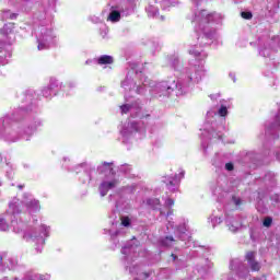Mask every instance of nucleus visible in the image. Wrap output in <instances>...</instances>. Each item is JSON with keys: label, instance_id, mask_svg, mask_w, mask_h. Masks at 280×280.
Masks as SVG:
<instances>
[{"label": "nucleus", "instance_id": "nucleus-1", "mask_svg": "<svg viewBox=\"0 0 280 280\" xmlns=\"http://www.w3.org/2000/svg\"><path fill=\"white\" fill-rule=\"evenodd\" d=\"M256 255V252H247L245 255V259L247 260L252 272H259V270H261V264L255 259Z\"/></svg>", "mask_w": 280, "mask_h": 280}, {"label": "nucleus", "instance_id": "nucleus-2", "mask_svg": "<svg viewBox=\"0 0 280 280\" xmlns=\"http://www.w3.org/2000/svg\"><path fill=\"white\" fill-rule=\"evenodd\" d=\"M14 22H9L3 25V27L0 30V34L2 36H10V34H14Z\"/></svg>", "mask_w": 280, "mask_h": 280}, {"label": "nucleus", "instance_id": "nucleus-3", "mask_svg": "<svg viewBox=\"0 0 280 280\" xmlns=\"http://www.w3.org/2000/svg\"><path fill=\"white\" fill-rule=\"evenodd\" d=\"M113 62L115 59L110 55H103L97 59V65H113Z\"/></svg>", "mask_w": 280, "mask_h": 280}, {"label": "nucleus", "instance_id": "nucleus-4", "mask_svg": "<svg viewBox=\"0 0 280 280\" xmlns=\"http://www.w3.org/2000/svg\"><path fill=\"white\" fill-rule=\"evenodd\" d=\"M176 240H174V236H166L161 240V245L165 246L166 248L172 247L175 244Z\"/></svg>", "mask_w": 280, "mask_h": 280}, {"label": "nucleus", "instance_id": "nucleus-5", "mask_svg": "<svg viewBox=\"0 0 280 280\" xmlns=\"http://www.w3.org/2000/svg\"><path fill=\"white\" fill-rule=\"evenodd\" d=\"M108 20L112 21V23H118V21L121 20V13L114 10L109 13Z\"/></svg>", "mask_w": 280, "mask_h": 280}, {"label": "nucleus", "instance_id": "nucleus-6", "mask_svg": "<svg viewBox=\"0 0 280 280\" xmlns=\"http://www.w3.org/2000/svg\"><path fill=\"white\" fill-rule=\"evenodd\" d=\"M103 184L107 187V189H113L114 187H117V185L119 184V180L114 179L112 182H103Z\"/></svg>", "mask_w": 280, "mask_h": 280}, {"label": "nucleus", "instance_id": "nucleus-7", "mask_svg": "<svg viewBox=\"0 0 280 280\" xmlns=\"http://www.w3.org/2000/svg\"><path fill=\"white\" fill-rule=\"evenodd\" d=\"M132 108V105L130 104H124L120 106V110L122 115H128L130 113V109Z\"/></svg>", "mask_w": 280, "mask_h": 280}, {"label": "nucleus", "instance_id": "nucleus-8", "mask_svg": "<svg viewBox=\"0 0 280 280\" xmlns=\"http://www.w3.org/2000/svg\"><path fill=\"white\" fill-rule=\"evenodd\" d=\"M242 19H245L246 21H250L253 19V12L249 11H243L241 12Z\"/></svg>", "mask_w": 280, "mask_h": 280}, {"label": "nucleus", "instance_id": "nucleus-9", "mask_svg": "<svg viewBox=\"0 0 280 280\" xmlns=\"http://www.w3.org/2000/svg\"><path fill=\"white\" fill-rule=\"evenodd\" d=\"M262 225L266 226V229H270V226H272V218L271 217L265 218L262 221Z\"/></svg>", "mask_w": 280, "mask_h": 280}, {"label": "nucleus", "instance_id": "nucleus-10", "mask_svg": "<svg viewBox=\"0 0 280 280\" xmlns=\"http://www.w3.org/2000/svg\"><path fill=\"white\" fill-rule=\"evenodd\" d=\"M219 115H220V117H226V115H229V109L226 108V106L220 107Z\"/></svg>", "mask_w": 280, "mask_h": 280}, {"label": "nucleus", "instance_id": "nucleus-11", "mask_svg": "<svg viewBox=\"0 0 280 280\" xmlns=\"http://www.w3.org/2000/svg\"><path fill=\"white\" fill-rule=\"evenodd\" d=\"M100 191H101V196H106V194H108V187L106 186V184L104 183L101 184Z\"/></svg>", "mask_w": 280, "mask_h": 280}, {"label": "nucleus", "instance_id": "nucleus-12", "mask_svg": "<svg viewBox=\"0 0 280 280\" xmlns=\"http://www.w3.org/2000/svg\"><path fill=\"white\" fill-rule=\"evenodd\" d=\"M122 226H130V218L129 217H121L120 218Z\"/></svg>", "mask_w": 280, "mask_h": 280}, {"label": "nucleus", "instance_id": "nucleus-13", "mask_svg": "<svg viewBox=\"0 0 280 280\" xmlns=\"http://www.w3.org/2000/svg\"><path fill=\"white\" fill-rule=\"evenodd\" d=\"M0 230L8 231V223L5 222V219H0Z\"/></svg>", "mask_w": 280, "mask_h": 280}, {"label": "nucleus", "instance_id": "nucleus-14", "mask_svg": "<svg viewBox=\"0 0 280 280\" xmlns=\"http://www.w3.org/2000/svg\"><path fill=\"white\" fill-rule=\"evenodd\" d=\"M174 202H175L174 199L168 198L166 199L165 205L166 207H168V209H172L174 207Z\"/></svg>", "mask_w": 280, "mask_h": 280}, {"label": "nucleus", "instance_id": "nucleus-15", "mask_svg": "<svg viewBox=\"0 0 280 280\" xmlns=\"http://www.w3.org/2000/svg\"><path fill=\"white\" fill-rule=\"evenodd\" d=\"M110 165H113V163H108V162L103 163V166L104 167H109L110 174L115 175V171L113 170V167H110Z\"/></svg>", "mask_w": 280, "mask_h": 280}, {"label": "nucleus", "instance_id": "nucleus-16", "mask_svg": "<svg viewBox=\"0 0 280 280\" xmlns=\"http://www.w3.org/2000/svg\"><path fill=\"white\" fill-rule=\"evenodd\" d=\"M232 200H233V202H234V205H235L236 207L242 206V199H241V198L233 197Z\"/></svg>", "mask_w": 280, "mask_h": 280}, {"label": "nucleus", "instance_id": "nucleus-17", "mask_svg": "<svg viewBox=\"0 0 280 280\" xmlns=\"http://www.w3.org/2000/svg\"><path fill=\"white\" fill-rule=\"evenodd\" d=\"M225 170H228V172H233L234 170V165L233 163L229 162L225 164Z\"/></svg>", "mask_w": 280, "mask_h": 280}, {"label": "nucleus", "instance_id": "nucleus-18", "mask_svg": "<svg viewBox=\"0 0 280 280\" xmlns=\"http://www.w3.org/2000/svg\"><path fill=\"white\" fill-rule=\"evenodd\" d=\"M163 183H165V185H166V187H168V189H172V187L176 186V184H174V180H168V182L164 180Z\"/></svg>", "mask_w": 280, "mask_h": 280}, {"label": "nucleus", "instance_id": "nucleus-19", "mask_svg": "<svg viewBox=\"0 0 280 280\" xmlns=\"http://www.w3.org/2000/svg\"><path fill=\"white\" fill-rule=\"evenodd\" d=\"M172 257H173L174 260L178 259L177 255L172 254Z\"/></svg>", "mask_w": 280, "mask_h": 280}, {"label": "nucleus", "instance_id": "nucleus-20", "mask_svg": "<svg viewBox=\"0 0 280 280\" xmlns=\"http://www.w3.org/2000/svg\"><path fill=\"white\" fill-rule=\"evenodd\" d=\"M144 117H150V114H148V115H145V116L140 117V119H144Z\"/></svg>", "mask_w": 280, "mask_h": 280}, {"label": "nucleus", "instance_id": "nucleus-21", "mask_svg": "<svg viewBox=\"0 0 280 280\" xmlns=\"http://www.w3.org/2000/svg\"><path fill=\"white\" fill-rule=\"evenodd\" d=\"M144 277H145V279H148V277H150V275H148V273H144Z\"/></svg>", "mask_w": 280, "mask_h": 280}]
</instances>
